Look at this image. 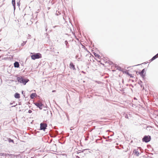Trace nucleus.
<instances>
[{
  "label": "nucleus",
  "mask_w": 158,
  "mask_h": 158,
  "mask_svg": "<svg viewBox=\"0 0 158 158\" xmlns=\"http://www.w3.org/2000/svg\"><path fill=\"white\" fill-rule=\"evenodd\" d=\"M17 80L18 82L23 84L24 85H25L29 80L28 79L24 78L23 77L20 76L18 77Z\"/></svg>",
  "instance_id": "1"
},
{
  "label": "nucleus",
  "mask_w": 158,
  "mask_h": 158,
  "mask_svg": "<svg viewBox=\"0 0 158 158\" xmlns=\"http://www.w3.org/2000/svg\"><path fill=\"white\" fill-rule=\"evenodd\" d=\"M81 54L83 56H88L90 54V53L87 50L86 48H84L81 50Z\"/></svg>",
  "instance_id": "2"
},
{
  "label": "nucleus",
  "mask_w": 158,
  "mask_h": 158,
  "mask_svg": "<svg viewBox=\"0 0 158 158\" xmlns=\"http://www.w3.org/2000/svg\"><path fill=\"white\" fill-rule=\"evenodd\" d=\"M32 59L35 60L36 59H39L41 57V55L40 53H37L31 56Z\"/></svg>",
  "instance_id": "3"
},
{
  "label": "nucleus",
  "mask_w": 158,
  "mask_h": 158,
  "mask_svg": "<svg viewBox=\"0 0 158 158\" xmlns=\"http://www.w3.org/2000/svg\"><path fill=\"white\" fill-rule=\"evenodd\" d=\"M47 126V125L45 123H41L40 124V130H43L45 131V130L46 129Z\"/></svg>",
  "instance_id": "4"
},
{
  "label": "nucleus",
  "mask_w": 158,
  "mask_h": 158,
  "mask_svg": "<svg viewBox=\"0 0 158 158\" xmlns=\"http://www.w3.org/2000/svg\"><path fill=\"white\" fill-rule=\"evenodd\" d=\"M150 140L151 137L150 136H145L142 139L143 141L145 142L146 143L149 142L150 141Z\"/></svg>",
  "instance_id": "5"
},
{
  "label": "nucleus",
  "mask_w": 158,
  "mask_h": 158,
  "mask_svg": "<svg viewBox=\"0 0 158 158\" xmlns=\"http://www.w3.org/2000/svg\"><path fill=\"white\" fill-rule=\"evenodd\" d=\"M145 69H143L142 70L141 72L139 73V74L143 78L145 76Z\"/></svg>",
  "instance_id": "6"
},
{
  "label": "nucleus",
  "mask_w": 158,
  "mask_h": 158,
  "mask_svg": "<svg viewBox=\"0 0 158 158\" xmlns=\"http://www.w3.org/2000/svg\"><path fill=\"white\" fill-rule=\"evenodd\" d=\"M35 105L37 106V107L40 108V109H42V108L43 104L41 102H36L34 103Z\"/></svg>",
  "instance_id": "7"
},
{
  "label": "nucleus",
  "mask_w": 158,
  "mask_h": 158,
  "mask_svg": "<svg viewBox=\"0 0 158 158\" xmlns=\"http://www.w3.org/2000/svg\"><path fill=\"white\" fill-rule=\"evenodd\" d=\"M70 68L71 69H72L73 70L75 69V65L73 64L72 63H70L69 64Z\"/></svg>",
  "instance_id": "8"
},
{
  "label": "nucleus",
  "mask_w": 158,
  "mask_h": 158,
  "mask_svg": "<svg viewBox=\"0 0 158 158\" xmlns=\"http://www.w3.org/2000/svg\"><path fill=\"white\" fill-rule=\"evenodd\" d=\"M94 54L96 57L98 59H100L101 57L100 55H99L97 53H95V52H94Z\"/></svg>",
  "instance_id": "9"
},
{
  "label": "nucleus",
  "mask_w": 158,
  "mask_h": 158,
  "mask_svg": "<svg viewBox=\"0 0 158 158\" xmlns=\"http://www.w3.org/2000/svg\"><path fill=\"white\" fill-rule=\"evenodd\" d=\"M14 67L16 68H19V63L18 62H15L14 63Z\"/></svg>",
  "instance_id": "10"
},
{
  "label": "nucleus",
  "mask_w": 158,
  "mask_h": 158,
  "mask_svg": "<svg viewBox=\"0 0 158 158\" xmlns=\"http://www.w3.org/2000/svg\"><path fill=\"white\" fill-rule=\"evenodd\" d=\"M125 73L129 76L130 77H134V75L132 74H130L127 71H125Z\"/></svg>",
  "instance_id": "11"
},
{
  "label": "nucleus",
  "mask_w": 158,
  "mask_h": 158,
  "mask_svg": "<svg viewBox=\"0 0 158 158\" xmlns=\"http://www.w3.org/2000/svg\"><path fill=\"white\" fill-rule=\"evenodd\" d=\"M14 96L15 97L17 98H20V94L18 93H16Z\"/></svg>",
  "instance_id": "12"
},
{
  "label": "nucleus",
  "mask_w": 158,
  "mask_h": 158,
  "mask_svg": "<svg viewBox=\"0 0 158 158\" xmlns=\"http://www.w3.org/2000/svg\"><path fill=\"white\" fill-rule=\"evenodd\" d=\"M36 95V94L35 93H32L30 95V97L31 99H33Z\"/></svg>",
  "instance_id": "13"
},
{
  "label": "nucleus",
  "mask_w": 158,
  "mask_h": 158,
  "mask_svg": "<svg viewBox=\"0 0 158 158\" xmlns=\"http://www.w3.org/2000/svg\"><path fill=\"white\" fill-rule=\"evenodd\" d=\"M133 153L136 156H139V153L137 152L135 150H134L133 151Z\"/></svg>",
  "instance_id": "14"
},
{
  "label": "nucleus",
  "mask_w": 158,
  "mask_h": 158,
  "mask_svg": "<svg viewBox=\"0 0 158 158\" xmlns=\"http://www.w3.org/2000/svg\"><path fill=\"white\" fill-rule=\"evenodd\" d=\"M158 57V53L155 56H153L152 58V59H151V61H152L156 59Z\"/></svg>",
  "instance_id": "15"
},
{
  "label": "nucleus",
  "mask_w": 158,
  "mask_h": 158,
  "mask_svg": "<svg viewBox=\"0 0 158 158\" xmlns=\"http://www.w3.org/2000/svg\"><path fill=\"white\" fill-rule=\"evenodd\" d=\"M12 4L15 6V0H12Z\"/></svg>",
  "instance_id": "16"
},
{
  "label": "nucleus",
  "mask_w": 158,
  "mask_h": 158,
  "mask_svg": "<svg viewBox=\"0 0 158 158\" xmlns=\"http://www.w3.org/2000/svg\"><path fill=\"white\" fill-rule=\"evenodd\" d=\"M77 153L78 154H80V155H79L80 156L81 155V154H83V152H78V153Z\"/></svg>",
  "instance_id": "17"
},
{
  "label": "nucleus",
  "mask_w": 158,
  "mask_h": 158,
  "mask_svg": "<svg viewBox=\"0 0 158 158\" xmlns=\"http://www.w3.org/2000/svg\"><path fill=\"white\" fill-rule=\"evenodd\" d=\"M31 112H32V111H31V110H29V111H28V112H29V113H31Z\"/></svg>",
  "instance_id": "18"
},
{
  "label": "nucleus",
  "mask_w": 158,
  "mask_h": 158,
  "mask_svg": "<svg viewBox=\"0 0 158 158\" xmlns=\"http://www.w3.org/2000/svg\"><path fill=\"white\" fill-rule=\"evenodd\" d=\"M125 118H128V117L127 115H126L125 116Z\"/></svg>",
  "instance_id": "19"
},
{
  "label": "nucleus",
  "mask_w": 158,
  "mask_h": 158,
  "mask_svg": "<svg viewBox=\"0 0 158 158\" xmlns=\"http://www.w3.org/2000/svg\"><path fill=\"white\" fill-rule=\"evenodd\" d=\"M98 62L100 63L101 64H102V63L100 61H98Z\"/></svg>",
  "instance_id": "20"
},
{
  "label": "nucleus",
  "mask_w": 158,
  "mask_h": 158,
  "mask_svg": "<svg viewBox=\"0 0 158 158\" xmlns=\"http://www.w3.org/2000/svg\"><path fill=\"white\" fill-rule=\"evenodd\" d=\"M11 142H14V141H13V140H11Z\"/></svg>",
  "instance_id": "21"
},
{
  "label": "nucleus",
  "mask_w": 158,
  "mask_h": 158,
  "mask_svg": "<svg viewBox=\"0 0 158 158\" xmlns=\"http://www.w3.org/2000/svg\"><path fill=\"white\" fill-rule=\"evenodd\" d=\"M55 90H53L52 91V92H55Z\"/></svg>",
  "instance_id": "22"
},
{
  "label": "nucleus",
  "mask_w": 158,
  "mask_h": 158,
  "mask_svg": "<svg viewBox=\"0 0 158 158\" xmlns=\"http://www.w3.org/2000/svg\"><path fill=\"white\" fill-rule=\"evenodd\" d=\"M77 157H78V158H79L78 156H77Z\"/></svg>",
  "instance_id": "23"
}]
</instances>
